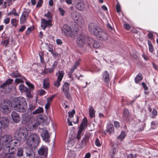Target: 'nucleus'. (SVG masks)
I'll list each match as a JSON object with an SVG mask.
<instances>
[{
    "label": "nucleus",
    "mask_w": 158,
    "mask_h": 158,
    "mask_svg": "<svg viewBox=\"0 0 158 158\" xmlns=\"http://www.w3.org/2000/svg\"><path fill=\"white\" fill-rule=\"evenodd\" d=\"M16 134L18 137L21 140L24 141L27 138L28 131L25 128L23 127H20L16 131Z\"/></svg>",
    "instance_id": "nucleus-7"
},
{
    "label": "nucleus",
    "mask_w": 158,
    "mask_h": 158,
    "mask_svg": "<svg viewBox=\"0 0 158 158\" xmlns=\"http://www.w3.org/2000/svg\"><path fill=\"white\" fill-rule=\"evenodd\" d=\"M39 56L40 58V60L41 62L43 63L44 62L43 53L42 52L40 53Z\"/></svg>",
    "instance_id": "nucleus-60"
},
{
    "label": "nucleus",
    "mask_w": 158,
    "mask_h": 158,
    "mask_svg": "<svg viewBox=\"0 0 158 158\" xmlns=\"http://www.w3.org/2000/svg\"><path fill=\"white\" fill-rule=\"evenodd\" d=\"M126 135L125 132L124 131H122L121 134L120 135L117 137V139L118 140L122 141L123 140L125 137Z\"/></svg>",
    "instance_id": "nucleus-34"
},
{
    "label": "nucleus",
    "mask_w": 158,
    "mask_h": 158,
    "mask_svg": "<svg viewBox=\"0 0 158 158\" xmlns=\"http://www.w3.org/2000/svg\"><path fill=\"white\" fill-rule=\"evenodd\" d=\"M20 145L18 140L12 139L10 135H5L1 138L0 140V151L4 148L6 153L3 158H16L11 154L14 153L15 150L14 147L19 146Z\"/></svg>",
    "instance_id": "nucleus-1"
},
{
    "label": "nucleus",
    "mask_w": 158,
    "mask_h": 158,
    "mask_svg": "<svg viewBox=\"0 0 158 158\" xmlns=\"http://www.w3.org/2000/svg\"><path fill=\"white\" fill-rule=\"evenodd\" d=\"M38 124L35 119L32 123L30 122L29 124H28L27 126L29 130L31 131L34 130L36 127L38 126Z\"/></svg>",
    "instance_id": "nucleus-18"
},
{
    "label": "nucleus",
    "mask_w": 158,
    "mask_h": 158,
    "mask_svg": "<svg viewBox=\"0 0 158 158\" xmlns=\"http://www.w3.org/2000/svg\"><path fill=\"white\" fill-rule=\"evenodd\" d=\"M36 108V106L35 105H30L29 106V109L31 112L34 110Z\"/></svg>",
    "instance_id": "nucleus-52"
},
{
    "label": "nucleus",
    "mask_w": 158,
    "mask_h": 158,
    "mask_svg": "<svg viewBox=\"0 0 158 158\" xmlns=\"http://www.w3.org/2000/svg\"><path fill=\"white\" fill-rule=\"evenodd\" d=\"M26 29V26L25 25L22 26L19 29V31L20 32H23Z\"/></svg>",
    "instance_id": "nucleus-61"
},
{
    "label": "nucleus",
    "mask_w": 158,
    "mask_h": 158,
    "mask_svg": "<svg viewBox=\"0 0 158 158\" xmlns=\"http://www.w3.org/2000/svg\"><path fill=\"white\" fill-rule=\"evenodd\" d=\"M75 7L79 11H83L85 8V4L84 1L82 0H79L75 5Z\"/></svg>",
    "instance_id": "nucleus-13"
},
{
    "label": "nucleus",
    "mask_w": 158,
    "mask_h": 158,
    "mask_svg": "<svg viewBox=\"0 0 158 158\" xmlns=\"http://www.w3.org/2000/svg\"><path fill=\"white\" fill-rule=\"evenodd\" d=\"M58 10L60 12L61 15L62 16H64L65 12V10L61 7H60L58 8Z\"/></svg>",
    "instance_id": "nucleus-47"
},
{
    "label": "nucleus",
    "mask_w": 158,
    "mask_h": 158,
    "mask_svg": "<svg viewBox=\"0 0 158 158\" xmlns=\"http://www.w3.org/2000/svg\"><path fill=\"white\" fill-rule=\"evenodd\" d=\"M32 114H29L28 113H25L22 115V122L24 124L32 123L35 119V117L32 115Z\"/></svg>",
    "instance_id": "nucleus-9"
},
{
    "label": "nucleus",
    "mask_w": 158,
    "mask_h": 158,
    "mask_svg": "<svg viewBox=\"0 0 158 158\" xmlns=\"http://www.w3.org/2000/svg\"><path fill=\"white\" fill-rule=\"evenodd\" d=\"M55 97V95H52V96L49 97L48 99H47V102H50V103H51V101Z\"/></svg>",
    "instance_id": "nucleus-56"
},
{
    "label": "nucleus",
    "mask_w": 158,
    "mask_h": 158,
    "mask_svg": "<svg viewBox=\"0 0 158 158\" xmlns=\"http://www.w3.org/2000/svg\"><path fill=\"white\" fill-rule=\"evenodd\" d=\"M30 12V10L28 12L26 11H24L23 12L21 17L27 19L28 17L29 14Z\"/></svg>",
    "instance_id": "nucleus-39"
},
{
    "label": "nucleus",
    "mask_w": 158,
    "mask_h": 158,
    "mask_svg": "<svg viewBox=\"0 0 158 158\" xmlns=\"http://www.w3.org/2000/svg\"><path fill=\"white\" fill-rule=\"evenodd\" d=\"M95 144L96 146L100 147L101 146L99 139L98 138H96L95 141Z\"/></svg>",
    "instance_id": "nucleus-54"
},
{
    "label": "nucleus",
    "mask_w": 158,
    "mask_h": 158,
    "mask_svg": "<svg viewBox=\"0 0 158 158\" xmlns=\"http://www.w3.org/2000/svg\"><path fill=\"white\" fill-rule=\"evenodd\" d=\"M102 79L104 82L108 83L110 81L109 74L107 71H105L103 73Z\"/></svg>",
    "instance_id": "nucleus-20"
},
{
    "label": "nucleus",
    "mask_w": 158,
    "mask_h": 158,
    "mask_svg": "<svg viewBox=\"0 0 158 158\" xmlns=\"http://www.w3.org/2000/svg\"><path fill=\"white\" fill-rule=\"evenodd\" d=\"M87 120L86 118H84L82 121L80 127L78 132V134L77 136L78 140H79L81 138V136L82 131L84 130L87 126Z\"/></svg>",
    "instance_id": "nucleus-10"
},
{
    "label": "nucleus",
    "mask_w": 158,
    "mask_h": 158,
    "mask_svg": "<svg viewBox=\"0 0 158 158\" xmlns=\"http://www.w3.org/2000/svg\"><path fill=\"white\" fill-rule=\"evenodd\" d=\"M88 137L87 136L85 137L82 140L81 143L82 144V146L86 144V143L88 141Z\"/></svg>",
    "instance_id": "nucleus-42"
},
{
    "label": "nucleus",
    "mask_w": 158,
    "mask_h": 158,
    "mask_svg": "<svg viewBox=\"0 0 158 158\" xmlns=\"http://www.w3.org/2000/svg\"><path fill=\"white\" fill-rule=\"evenodd\" d=\"M11 14L14 15L15 16H18L19 15L16 12V10L15 8H13L12 10L10 11L8 13V15H10Z\"/></svg>",
    "instance_id": "nucleus-35"
},
{
    "label": "nucleus",
    "mask_w": 158,
    "mask_h": 158,
    "mask_svg": "<svg viewBox=\"0 0 158 158\" xmlns=\"http://www.w3.org/2000/svg\"><path fill=\"white\" fill-rule=\"evenodd\" d=\"M24 92L26 93L27 96L28 97H31V90L30 89H27V90L25 91Z\"/></svg>",
    "instance_id": "nucleus-49"
},
{
    "label": "nucleus",
    "mask_w": 158,
    "mask_h": 158,
    "mask_svg": "<svg viewBox=\"0 0 158 158\" xmlns=\"http://www.w3.org/2000/svg\"><path fill=\"white\" fill-rule=\"evenodd\" d=\"M142 79V76L141 74L139 73L135 78V81L136 83H138Z\"/></svg>",
    "instance_id": "nucleus-32"
},
{
    "label": "nucleus",
    "mask_w": 158,
    "mask_h": 158,
    "mask_svg": "<svg viewBox=\"0 0 158 158\" xmlns=\"http://www.w3.org/2000/svg\"><path fill=\"white\" fill-rule=\"evenodd\" d=\"M124 28L127 30H128L130 28V26L128 23H125L124 24Z\"/></svg>",
    "instance_id": "nucleus-57"
},
{
    "label": "nucleus",
    "mask_w": 158,
    "mask_h": 158,
    "mask_svg": "<svg viewBox=\"0 0 158 158\" xmlns=\"http://www.w3.org/2000/svg\"><path fill=\"white\" fill-rule=\"evenodd\" d=\"M9 42V40H3L1 42V43L3 45L6 47L8 44Z\"/></svg>",
    "instance_id": "nucleus-51"
},
{
    "label": "nucleus",
    "mask_w": 158,
    "mask_h": 158,
    "mask_svg": "<svg viewBox=\"0 0 158 158\" xmlns=\"http://www.w3.org/2000/svg\"><path fill=\"white\" fill-rule=\"evenodd\" d=\"M76 43L77 46L79 47H81L85 44L84 40H77Z\"/></svg>",
    "instance_id": "nucleus-40"
},
{
    "label": "nucleus",
    "mask_w": 158,
    "mask_h": 158,
    "mask_svg": "<svg viewBox=\"0 0 158 158\" xmlns=\"http://www.w3.org/2000/svg\"><path fill=\"white\" fill-rule=\"evenodd\" d=\"M48 149L45 147H41L38 151V153L40 155H46L48 152Z\"/></svg>",
    "instance_id": "nucleus-21"
},
{
    "label": "nucleus",
    "mask_w": 158,
    "mask_h": 158,
    "mask_svg": "<svg viewBox=\"0 0 158 158\" xmlns=\"http://www.w3.org/2000/svg\"><path fill=\"white\" fill-rule=\"evenodd\" d=\"M44 16L48 19V21H52V16L49 11H48L47 13L44 14Z\"/></svg>",
    "instance_id": "nucleus-31"
},
{
    "label": "nucleus",
    "mask_w": 158,
    "mask_h": 158,
    "mask_svg": "<svg viewBox=\"0 0 158 158\" xmlns=\"http://www.w3.org/2000/svg\"><path fill=\"white\" fill-rule=\"evenodd\" d=\"M79 62L78 61H76L75 62V63L74 66L73 68H71V69H73V70H74L76 68H77V67L79 66Z\"/></svg>",
    "instance_id": "nucleus-50"
},
{
    "label": "nucleus",
    "mask_w": 158,
    "mask_h": 158,
    "mask_svg": "<svg viewBox=\"0 0 158 158\" xmlns=\"http://www.w3.org/2000/svg\"><path fill=\"white\" fill-rule=\"evenodd\" d=\"M61 81L57 79L54 83V86L58 88L60 85V82Z\"/></svg>",
    "instance_id": "nucleus-45"
},
{
    "label": "nucleus",
    "mask_w": 158,
    "mask_h": 158,
    "mask_svg": "<svg viewBox=\"0 0 158 158\" xmlns=\"http://www.w3.org/2000/svg\"><path fill=\"white\" fill-rule=\"evenodd\" d=\"M28 88L25 86L21 84L19 86V90L21 92H24L25 91L27 90Z\"/></svg>",
    "instance_id": "nucleus-36"
},
{
    "label": "nucleus",
    "mask_w": 158,
    "mask_h": 158,
    "mask_svg": "<svg viewBox=\"0 0 158 158\" xmlns=\"http://www.w3.org/2000/svg\"><path fill=\"white\" fill-rule=\"evenodd\" d=\"M124 116L126 118H128L130 116V114L128 110L127 109H125L123 112Z\"/></svg>",
    "instance_id": "nucleus-37"
},
{
    "label": "nucleus",
    "mask_w": 158,
    "mask_h": 158,
    "mask_svg": "<svg viewBox=\"0 0 158 158\" xmlns=\"http://www.w3.org/2000/svg\"><path fill=\"white\" fill-rule=\"evenodd\" d=\"M9 120L7 118L5 117H2L0 119V123L1 127L3 128L7 127L9 124Z\"/></svg>",
    "instance_id": "nucleus-16"
},
{
    "label": "nucleus",
    "mask_w": 158,
    "mask_h": 158,
    "mask_svg": "<svg viewBox=\"0 0 158 158\" xmlns=\"http://www.w3.org/2000/svg\"><path fill=\"white\" fill-rule=\"evenodd\" d=\"M89 36L83 33L79 34L77 40H89Z\"/></svg>",
    "instance_id": "nucleus-23"
},
{
    "label": "nucleus",
    "mask_w": 158,
    "mask_h": 158,
    "mask_svg": "<svg viewBox=\"0 0 158 158\" xmlns=\"http://www.w3.org/2000/svg\"><path fill=\"white\" fill-rule=\"evenodd\" d=\"M114 127L113 124H110L107 126L106 131L109 134H112L114 132Z\"/></svg>",
    "instance_id": "nucleus-22"
},
{
    "label": "nucleus",
    "mask_w": 158,
    "mask_h": 158,
    "mask_svg": "<svg viewBox=\"0 0 158 158\" xmlns=\"http://www.w3.org/2000/svg\"><path fill=\"white\" fill-rule=\"evenodd\" d=\"M71 17L74 20L73 22H75L78 25L82 24L84 23L83 18L81 13L77 11H73L71 13Z\"/></svg>",
    "instance_id": "nucleus-6"
},
{
    "label": "nucleus",
    "mask_w": 158,
    "mask_h": 158,
    "mask_svg": "<svg viewBox=\"0 0 158 158\" xmlns=\"http://www.w3.org/2000/svg\"><path fill=\"white\" fill-rule=\"evenodd\" d=\"M13 103L15 110L20 112L25 111L27 107V104L24 98L19 97L15 98L13 100Z\"/></svg>",
    "instance_id": "nucleus-3"
},
{
    "label": "nucleus",
    "mask_w": 158,
    "mask_h": 158,
    "mask_svg": "<svg viewBox=\"0 0 158 158\" xmlns=\"http://www.w3.org/2000/svg\"><path fill=\"white\" fill-rule=\"evenodd\" d=\"M116 11L117 13H119L121 11V7L119 3L117 4L116 6Z\"/></svg>",
    "instance_id": "nucleus-43"
},
{
    "label": "nucleus",
    "mask_w": 158,
    "mask_h": 158,
    "mask_svg": "<svg viewBox=\"0 0 158 158\" xmlns=\"http://www.w3.org/2000/svg\"><path fill=\"white\" fill-rule=\"evenodd\" d=\"M52 21H48V20H46L45 19L41 18V27H43V30H44L48 26L51 27L52 26V24L50 23Z\"/></svg>",
    "instance_id": "nucleus-14"
},
{
    "label": "nucleus",
    "mask_w": 158,
    "mask_h": 158,
    "mask_svg": "<svg viewBox=\"0 0 158 158\" xmlns=\"http://www.w3.org/2000/svg\"><path fill=\"white\" fill-rule=\"evenodd\" d=\"M10 18H8V17H7V18H6L4 19V23L6 24H8L10 23Z\"/></svg>",
    "instance_id": "nucleus-59"
},
{
    "label": "nucleus",
    "mask_w": 158,
    "mask_h": 158,
    "mask_svg": "<svg viewBox=\"0 0 158 158\" xmlns=\"http://www.w3.org/2000/svg\"><path fill=\"white\" fill-rule=\"evenodd\" d=\"M24 80H26V79L23 76L20 75V77L19 78H17L15 80V82L18 84L23 83Z\"/></svg>",
    "instance_id": "nucleus-25"
},
{
    "label": "nucleus",
    "mask_w": 158,
    "mask_h": 158,
    "mask_svg": "<svg viewBox=\"0 0 158 158\" xmlns=\"http://www.w3.org/2000/svg\"><path fill=\"white\" fill-rule=\"evenodd\" d=\"M26 85L29 87L30 89H33L34 88V85L31 84L28 81H26Z\"/></svg>",
    "instance_id": "nucleus-53"
},
{
    "label": "nucleus",
    "mask_w": 158,
    "mask_h": 158,
    "mask_svg": "<svg viewBox=\"0 0 158 158\" xmlns=\"http://www.w3.org/2000/svg\"><path fill=\"white\" fill-rule=\"evenodd\" d=\"M64 74V72L62 71H59L57 73H56V75L57 77V79L61 81Z\"/></svg>",
    "instance_id": "nucleus-26"
},
{
    "label": "nucleus",
    "mask_w": 158,
    "mask_h": 158,
    "mask_svg": "<svg viewBox=\"0 0 158 158\" xmlns=\"http://www.w3.org/2000/svg\"><path fill=\"white\" fill-rule=\"evenodd\" d=\"M26 18H24L20 17V23L21 24L24 23L26 21Z\"/></svg>",
    "instance_id": "nucleus-55"
},
{
    "label": "nucleus",
    "mask_w": 158,
    "mask_h": 158,
    "mask_svg": "<svg viewBox=\"0 0 158 158\" xmlns=\"http://www.w3.org/2000/svg\"><path fill=\"white\" fill-rule=\"evenodd\" d=\"M117 152V150L116 148H112L111 151V155L112 157H113L114 155Z\"/></svg>",
    "instance_id": "nucleus-46"
},
{
    "label": "nucleus",
    "mask_w": 158,
    "mask_h": 158,
    "mask_svg": "<svg viewBox=\"0 0 158 158\" xmlns=\"http://www.w3.org/2000/svg\"><path fill=\"white\" fill-rule=\"evenodd\" d=\"M97 38H102V40H107V33L99 27L93 34Z\"/></svg>",
    "instance_id": "nucleus-11"
},
{
    "label": "nucleus",
    "mask_w": 158,
    "mask_h": 158,
    "mask_svg": "<svg viewBox=\"0 0 158 158\" xmlns=\"http://www.w3.org/2000/svg\"><path fill=\"white\" fill-rule=\"evenodd\" d=\"M75 111L74 110H73L71 112H68L69 116L70 118L73 117V116L74 114H75Z\"/></svg>",
    "instance_id": "nucleus-48"
},
{
    "label": "nucleus",
    "mask_w": 158,
    "mask_h": 158,
    "mask_svg": "<svg viewBox=\"0 0 158 158\" xmlns=\"http://www.w3.org/2000/svg\"><path fill=\"white\" fill-rule=\"evenodd\" d=\"M148 38L150 40H153V34L151 32H149L148 34Z\"/></svg>",
    "instance_id": "nucleus-62"
},
{
    "label": "nucleus",
    "mask_w": 158,
    "mask_h": 158,
    "mask_svg": "<svg viewBox=\"0 0 158 158\" xmlns=\"http://www.w3.org/2000/svg\"><path fill=\"white\" fill-rule=\"evenodd\" d=\"M13 80L11 79H8L6 81L0 86L2 88L1 91L2 92L5 93H8L10 91V88L9 85L11 83Z\"/></svg>",
    "instance_id": "nucleus-8"
},
{
    "label": "nucleus",
    "mask_w": 158,
    "mask_h": 158,
    "mask_svg": "<svg viewBox=\"0 0 158 158\" xmlns=\"http://www.w3.org/2000/svg\"><path fill=\"white\" fill-rule=\"evenodd\" d=\"M58 64V62L57 61H55L52 65V69L53 70L57 66Z\"/></svg>",
    "instance_id": "nucleus-64"
},
{
    "label": "nucleus",
    "mask_w": 158,
    "mask_h": 158,
    "mask_svg": "<svg viewBox=\"0 0 158 158\" xmlns=\"http://www.w3.org/2000/svg\"><path fill=\"white\" fill-rule=\"evenodd\" d=\"M11 116L13 121L16 123H19L20 120V115L16 112L13 111L11 114Z\"/></svg>",
    "instance_id": "nucleus-17"
},
{
    "label": "nucleus",
    "mask_w": 158,
    "mask_h": 158,
    "mask_svg": "<svg viewBox=\"0 0 158 158\" xmlns=\"http://www.w3.org/2000/svg\"><path fill=\"white\" fill-rule=\"evenodd\" d=\"M148 44L149 51L150 52H152L154 51V48L152 43L149 40L148 42Z\"/></svg>",
    "instance_id": "nucleus-38"
},
{
    "label": "nucleus",
    "mask_w": 158,
    "mask_h": 158,
    "mask_svg": "<svg viewBox=\"0 0 158 158\" xmlns=\"http://www.w3.org/2000/svg\"><path fill=\"white\" fill-rule=\"evenodd\" d=\"M43 111L44 110L43 108L41 107H39L37 109L33 112L31 114H36L43 113Z\"/></svg>",
    "instance_id": "nucleus-30"
},
{
    "label": "nucleus",
    "mask_w": 158,
    "mask_h": 158,
    "mask_svg": "<svg viewBox=\"0 0 158 158\" xmlns=\"http://www.w3.org/2000/svg\"><path fill=\"white\" fill-rule=\"evenodd\" d=\"M43 0H39L36 5V7H40L41 6L43 3Z\"/></svg>",
    "instance_id": "nucleus-44"
},
{
    "label": "nucleus",
    "mask_w": 158,
    "mask_h": 158,
    "mask_svg": "<svg viewBox=\"0 0 158 158\" xmlns=\"http://www.w3.org/2000/svg\"><path fill=\"white\" fill-rule=\"evenodd\" d=\"M17 19L15 18H13L11 19V24L13 26L16 27L17 24L16 23Z\"/></svg>",
    "instance_id": "nucleus-41"
},
{
    "label": "nucleus",
    "mask_w": 158,
    "mask_h": 158,
    "mask_svg": "<svg viewBox=\"0 0 158 158\" xmlns=\"http://www.w3.org/2000/svg\"><path fill=\"white\" fill-rule=\"evenodd\" d=\"M79 28L78 25L75 22H71L70 25L65 24H64L61 29L62 33L67 35L71 37H75L78 35L77 32L78 31Z\"/></svg>",
    "instance_id": "nucleus-2"
},
{
    "label": "nucleus",
    "mask_w": 158,
    "mask_h": 158,
    "mask_svg": "<svg viewBox=\"0 0 158 158\" xmlns=\"http://www.w3.org/2000/svg\"><path fill=\"white\" fill-rule=\"evenodd\" d=\"M9 75L12 77L14 78H19L20 77V74L17 72H13L9 74Z\"/></svg>",
    "instance_id": "nucleus-33"
},
{
    "label": "nucleus",
    "mask_w": 158,
    "mask_h": 158,
    "mask_svg": "<svg viewBox=\"0 0 158 158\" xmlns=\"http://www.w3.org/2000/svg\"><path fill=\"white\" fill-rule=\"evenodd\" d=\"M89 115L91 118L94 117L95 111L92 106H91L89 109Z\"/></svg>",
    "instance_id": "nucleus-28"
},
{
    "label": "nucleus",
    "mask_w": 158,
    "mask_h": 158,
    "mask_svg": "<svg viewBox=\"0 0 158 158\" xmlns=\"http://www.w3.org/2000/svg\"><path fill=\"white\" fill-rule=\"evenodd\" d=\"M69 84L67 82H65L63 85V90L65 95L67 98H70V95L69 94Z\"/></svg>",
    "instance_id": "nucleus-12"
},
{
    "label": "nucleus",
    "mask_w": 158,
    "mask_h": 158,
    "mask_svg": "<svg viewBox=\"0 0 158 158\" xmlns=\"http://www.w3.org/2000/svg\"><path fill=\"white\" fill-rule=\"evenodd\" d=\"M88 27L89 31L93 34L99 27L94 23H90L89 24Z\"/></svg>",
    "instance_id": "nucleus-15"
},
{
    "label": "nucleus",
    "mask_w": 158,
    "mask_h": 158,
    "mask_svg": "<svg viewBox=\"0 0 158 158\" xmlns=\"http://www.w3.org/2000/svg\"><path fill=\"white\" fill-rule=\"evenodd\" d=\"M39 92L40 95H42L45 94V91L43 89H41L39 90Z\"/></svg>",
    "instance_id": "nucleus-63"
},
{
    "label": "nucleus",
    "mask_w": 158,
    "mask_h": 158,
    "mask_svg": "<svg viewBox=\"0 0 158 158\" xmlns=\"http://www.w3.org/2000/svg\"><path fill=\"white\" fill-rule=\"evenodd\" d=\"M41 137L43 140L46 142H49V135L48 131L46 130H43L42 133Z\"/></svg>",
    "instance_id": "nucleus-19"
},
{
    "label": "nucleus",
    "mask_w": 158,
    "mask_h": 158,
    "mask_svg": "<svg viewBox=\"0 0 158 158\" xmlns=\"http://www.w3.org/2000/svg\"><path fill=\"white\" fill-rule=\"evenodd\" d=\"M114 125L116 128H118L120 127L119 123L117 121H114Z\"/></svg>",
    "instance_id": "nucleus-58"
},
{
    "label": "nucleus",
    "mask_w": 158,
    "mask_h": 158,
    "mask_svg": "<svg viewBox=\"0 0 158 158\" xmlns=\"http://www.w3.org/2000/svg\"><path fill=\"white\" fill-rule=\"evenodd\" d=\"M1 111L4 114H8L11 110L12 104L8 100H3L2 101L0 105Z\"/></svg>",
    "instance_id": "nucleus-5"
},
{
    "label": "nucleus",
    "mask_w": 158,
    "mask_h": 158,
    "mask_svg": "<svg viewBox=\"0 0 158 158\" xmlns=\"http://www.w3.org/2000/svg\"><path fill=\"white\" fill-rule=\"evenodd\" d=\"M101 45V43L99 40H93V46L96 48H99Z\"/></svg>",
    "instance_id": "nucleus-27"
},
{
    "label": "nucleus",
    "mask_w": 158,
    "mask_h": 158,
    "mask_svg": "<svg viewBox=\"0 0 158 158\" xmlns=\"http://www.w3.org/2000/svg\"><path fill=\"white\" fill-rule=\"evenodd\" d=\"M23 148H19L17 152V156L18 157L22 156L23 155Z\"/></svg>",
    "instance_id": "nucleus-29"
},
{
    "label": "nucleus",
    "mask_w": 158,
    "mask_h": 158,
    "mask_svg": "<svg viewBox=\"0 0 158 158\" xmlns=\"http://www.w3.org/2000/svg\"><path fill=\"white\" fill-rule=\"evenodd\" d=\"M40 139L39 135L36 133H32L26 140V144L32 148H35L38 145Z\"/></svg>",
    "instance_id": "nucleus-4"
},
{
    "label": "nucleus",
    "mask_w": 158,
    "mask_h": 158,
    "mask_svg": "<svg viewBox=\"0 0 158 158\" xmlns=\"http://www.w3.org/2000/svg\"><path fill=\"white\" fill-rule=\"evenodd\" d=\"M43 85L44 89H47L49 88V83L48 78H47L44 80Z\"/></svg>",
    "instance_id": "nucleus-24"
}]
</instances>
